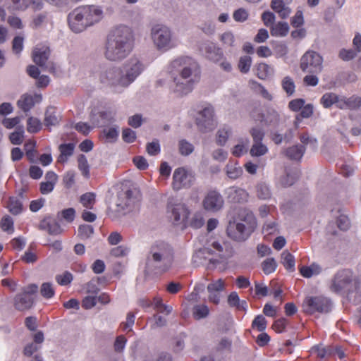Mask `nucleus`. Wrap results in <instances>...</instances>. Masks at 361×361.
<instances>
[{
	"label": "nucleus",
	"mask_w": 361,
	"mask_h": 361,
	"mask_svg": "<svg viewBox=\"0 0 361 361\" xmlns=\"http://www.w3.org/2000/svg\"><path fill=\"white\" fill-rule=\"evenodd\" d=\"M314 112V106L312 104L304 105L300 109V113L295 116V126L297 128L302 118L311 117Z\"/></svg>",
	"instance_id": "obj_35"
},
{
	"label": "nucleus",
	"mask_w": 361,
	"mask_h": 361,
	"mask_svg": "<svg viewBox=\"0 0 361 361\" xmlns=\"http://www.w3.org/2000/svg\"><path fill=\"white\" fill-rule=\"evenodd\" d=\"M61 117L57 114L56 109L49 106L47 109L44 114V124L47 127L56 126L59 124Z\"/></svg>",
	"instance_id": "obj_27"
},
{
	"label": "nucleus",
	"mask_w": 361,
	"mask_h": 361,
	"mask_svg": "<svg viewBox=\"0 0 361 361\" xmlns=\"http://www.w3.org/2000/svg\"><path fill=\"white\" fill-rule=\"evenodd\" d=\"M276 267L277 263L274 258H267L262 264V270L266 274H269L274 272L276 270Z\"/></svg>",
	"instance_id": "obj_52"
},
{
	"label": "nucleus",
	"mask_w": 361,
	"mask_h": 361,
	"mask_svg": "<svg viewBox=\"0 0 361 361\" xmlns=\"http://www.w3.org/2000/svg\"><path fill=\"white\" fill-rule=\"evenodd\" d=\"M39 228L47 231L49 234L56 235L62 232V228L57 220L51 216H47L43 219L39 225Z\"/></svg>",
	"instance_id": "obj_22"
},
{
	"label": "nucleus",
	"mask_w": 361,
	"mask_h": 361,
	"mask_svg": "<svg viewBox=\"0 0 361 361\" xmlns=\"http://www.w3.org/2000/svg\"><path fill=\"white\" fill-rule=\"evenodd\" d=\"M75 216V210L73 208H68L63 209L62 211L58 212L57 219H64L66 221L71 223L73 221Z\"/></svg>",
	"instance_id": "obj_48"
},
{
	"label": "nucleus",
	"mask_w": 361,
	"mask_h": 361,
	"mask_svg": "<svg viewBox=\"0 0 361 361\" xmlns=\"http://www.w3.org/2000/svg\"><path fill=\"white\" fill-rule=\"evenodd\" d=\"M226 233L232 240L243 242L246 240L253 232L245 228L243 223L232 219L228 222Z\"/></svg>",
	"instance_id": "obj_17"
},
{
	"label": "nucleus",
	"mask_w": 361,
	"mask_h": 361,
	"mask_svg": "<svg viewBox=\"0 0 361 361\" xmlns=\"http://www.w3.org/2000/svg\"><path fill=\"white\" fill-rule=\"evenodd\" d=\"M233 220L243 223L248 230L253 232L257 226L256 219L253 213L248 209L240 208L238 210L236 216L233 218Z\"/></svg>",
	"instance_id": "obj_20"
},
{
	"label": "nucleus",
	"mask_w": 361,
	"mask_h": 361,
	"mask_svg": "<svg viewBox=\"0 0 361 361\" xmlns=\"http://www.w3.org/2000/svg\"><path fill=\"white\" fill-rule=\"evenodd\" d=\"M169 218L175 225H179L185 221L190 212L187 206L177 200L171 199L167 204Z\"/></svg>",
	"instance_id": "obj_12"
},
{
	"label": "nucleus",
	"mask_w": 361,
	"mask_h": 361,
	"mask_svg": "<svg viewBox=\"0 0 361 361\" xmlns=\"http://www.w3.org/2000/svg\"><path fill=\"white\" fill-rule=\"evenodd\" d=\"M273 48L277 57H283L286 56L288 51L287 45L283 42H275L273 44Z\"/></svg>",
	"instance_id": "obj_60"
},
{
	"label": "nucleus",
	"mask_w": 361,
	"mask_h": 361,
	"mask_svg": "<svg viewBox=\"0 0 361 361\" xmlns=\"http://www.w3.org/2000/svg\"><path fill=\"white\" fill-rule=\"evenodd\" d=\"M357 51L353 49H342L339 51L338 56L343 61H348L355 58L357 56Z\"/></svg>",
	"instance_id": "obj_62"
},
{
	"label": "nucleus",
	"mask_w": 361,
	"mask_h": 361,
	"mask_svg": "<svg viewBox=\"0 0 361 361\" xmlns=\"http://www.w3.org/2000/svg\"><path fill=\"white\" fill-rule=\"evenodd\" d=\"M56 281L61 286H66L73 281V275L68 271H65L62 274L56 275Z\"/></svg>",
	"instance_id": "obj_64"
},
{
	"label": "nucleus",
	"mask_w": 361,
	"mask_h": 361,
	"mask_svg": "<svg viewBox=\"0 0 361 361\" xmlns=\"http://www.w3.org/2000/svg\"><path fill=\"white\" fill-rule=\"evenodd\" d=\"M271 68L266 63H261L257 68V75L259 79L264 80L270 74Z\"/></svg>",
	"instance_id": "obj_59"
},
{
	"label": "nucleus",
	"mask_w": 361,
	"mask_h": 361,
	"mask_svg": "<svg viewBox=\"0 0 361 361\" xmlns=\"http://www.w3.org/2000/svg\"><path fill=\"white\" fill-rule=\"evenodd\" d=\"M310 353L312 355H315L320 359L326 358L331 354L329 348H326L322 345L313 346L310 350Z\"/></svg>",
	"instance_id": "obj_47"
},
{
	"label": "nucleus",
	"mask_w": 361,
	"mask_h": 361,
	"mask_svg": "<svg viewBox=\"0 0 361 361\" xmlns=\"http://www.w3.org/2000/svg\"><path fill=\"white\" fill-rule=\"evenodd\" d=\"M260 121L267 126H276L280 121V115L275 109H269L265 114L261 115Z\"/></svg>",
	"instance_id": "obj_26"
},
{
	"label": "nucleus",
	"mask_w": 361,
	"mask_h": 361,
	"mask_svg": "<svg viewBox=\"0 0 361 361\" xmlns=\"http://www.w3.org/2000/svg\"><path fill=\"white\" fill-rule=\"evenodd\" d=\"M199 49L203 56L213 61H219L223 56L221 49L209 41L201 43Z\"/></svg>",
	"instance_id": "obj_19"
},
{
	"label": "nucleus",
	"mask_w": 361,
	"mask_h": 361,
	"mask_svg": "<svg viewBox=\"0 0 361 361\" xmlns=\"http://www.w3.org/2000/svg\"><path fill=\"white\" fill-rule=\"evenodd\" d=\"M17 130L11 133L9 139L13 145H20L23 142V126H19L17 128Z\"/></svg>",
	"instance_id": "obj_54"
},
{
	"label": "nucleus",
	"mask_w": 361,
	"mask_h": 361,
	"mask_svg": "<svg viewBox=\"0 0 361 361\" xmlns=\"http://www.w3.org/2000/svg\"><path fill=\"white\" fill-rule=\"evenodd\" d=\"M194 146L185 139L180 140L178 142L179 152L183 156H188L194 151Z\"/></svg>",
	"instance_id": "obj_43"
},
{
	"label": "nucleus",
	"mask_w": 361,
	"mask_h": 361,
	"mask_svg": "<svg viewBox=\"0 0 361 361\" xmlns=\"http://www.w3.org/2000/svg\"><path fill=\"white\" fill-rule=\"evenodd\" d=\"M50 15L47 11L42 12L33 16L31 25L34 28H39L49 21Z\"/></svg>",
	"instance_id": "obj_33"
},
{
	"label": "nucleus",
	"mask_w": 361,
	"mask_h": 361,
	"mask_svg": "<svg viewBox=\"0 0 361 361\" xmlns=\"http://www.w3.org/2000/svg\"><path fill=\"white\" fill-rule=\"evenodd\" d=\"M250 84L251 85V87L255 91H256L257 92L260 94L261 96L263 98H264V99H267L269 101L272 100V98H273L272 95L260 83H259V82H257V81H255V80H250Z\"/></svg>",
	"instance_id": "obj_41"
},
{
	"label": "nucleus",
	"mask_w": 361,
	"mask_h": 361,
	"mask_svg": "<svg viewBox=\"0 0 361 361\" xmlns=\"http://www.w3.org/2000/svg\"><path fill=\"white\" fill-rule=\"evenodd\" d=\"M226 193L228 199L235 203H245L248 201L249 194L243 188L232 186L228 188Z\"/></svg>",
	"instance_id": "obj_21"
},
{
	"label": "nucleus",
	"mask_w": 361,
	"mask_h": 361,
	"mask_svg": "<svg viewBox=\"0 0 361 361\" xmlns=\"http://www.w3.org/2000/svg\"><path fill=\"white\" fill-rule=\"evenodd\" d=\"M227 176L232 180H235L243 174V169L238 165V162L229 161L224 169Z\"/></svg>",
	"instance_id": "obj_28"
},
{
	"label": "nucleus",
	"mask_w": 361,
	"mask_h": 361,
	"mask_svg": "<svg viewBox=\"0 0 361 361\" xmlns=\"http://www.w3.org/2000/svg\"><path fill=\"white\" fill-rule=\"evenodd\" d=\"M7 208L11 214L17 215L21 213L23 210V204L18 197H11L9 198L8 202Z\"/></svg>",
	"instance_id": "obj_37"
},
{
	"label": "nucleus",
	"mask_w": 361,
	"mask_h": 361,
	"mask_svg": "<svg viewBox=\"0 0 361 361\" xmlns=\"http://www.w3.org/2000/svg\"><path fill=\"white\" fill-rule=\"evenodd\" d=\"M361 106V97L353 95L347 97V108L348 109L354 110Z\"/></svg>",
	"instance_id": "obj_63"
},
{
	"label": "nucleus",
	"mask_w": 361,
	"mask_h": 361,
	"mask_svg": "<svg viewBox=\"0 0 361 361\" xmlns=\"http://www.w3.org/2000/svg\"><path fill=\"white\" fill-rule=\"evenodd\" d=\"M103 18V10L99 6L87 5L75 8L68 16L71 30L80 33Z\"/></svg>",
	"instance_id": "obj_4"
},
{
	"label": "nucleus",
	"mask_w": 361,
	"mask_h": 361,
	"mask_svg": "<svg viewBox=\"0 0 361 361\" xmlns=\"http://www.w3.org/2000/svg\"><path fill=\"white\" fill-rule=\"evenodd\" d=\"M194 181L193 176L185 168L178 167L175 169L173 174L172 187L174 190L190 188Z\"/></svg>",
	"instance_id": "obj_15"
},
{
	"label": "nucleus",
	"mask_w": 361,
	"mask_h": 361,
	"mask_svg": "<svg viewBox=\"0 0 361 361\" xmlns=\"http://www.w3.org/2000/svg\"><path fill=\"white\" fill-rule=\"evenodd\" d=\"M42 129L41 121L35 117H30L27 121V130L30 133H36Z\"/></svg>",
	"instance_id": "obj_44"
},
{
	"label": "nucleus",
	"mask_w": 361,
	"mask_h": 361,
	"mask_svg": "<svg viewBox=\"0 0 361 361\" xmlns=\"http://www.w3.org/2000/svg\"><path fill=\"white\" fill-rule=\"evenodd\" d=\"M305 152V147L301 145H295L287 148L285 151L286 156L291 160H300Z\"/></svg>",
	"instance_id": "obj_29"
},
{
	"label": "nucleus",
	"mask_w": 361,
	"mask_h": 361,
	"mask_svg": "<svg viewBox=\"0 0 361 361\" xmlns=\"http://www.w3.org/2000/svg\"><path fill=\"white\" fill-rule=\"evenodd\" d=\"M214 110L211 106L204 107L202 110L200 111L196 118V125L202 133H207L212 130L215 126L216 123L214 119Z\"/></svg>",
	"instance_id": "obj_14"
},
{
	"label": "nucleus",
	"mask_w": 361,
	"mask_h": 361,
	"mask_svg": "<svg viewBox=\"0 0 361 361\" xmlns=\"http://www.w3.org/2000/svg\"><path fill=\"white\" fill-rule=\"evenodd\" d=\"M118 137L117 126L104 128L100 134V138L104 142H115Z\"/></svg>",
	"instance_id": "obj_30"
},
{
	"label": "nucleus",
	"mask_w": 361,
	"mask_h": 361,
	"mask_svg": "<svg viewBox=\"0 0 361 361\" xmlns=\"http://www.w3.org/2000/svg\"><path fill=\"white\" fill-rule=\"evenodd\" d=\"M231 133V128L228 126L220 128L216 133V143L220 146L224 145Z\"/></svg>",
	"instance_id": "obj_40"
},
{
	"label": "nucleus",
	"mask_w": 361,
	"mask_h": 361,
	"mask_svg": "<svg viewBox=\"0 0 361 361\" xmlns=\"http://www.w3.org/2000/svg\"><path fill=\"white\" fill-rule=\"evenodd\" d=\"M281 87L288 97L293 95L295 92L294 80L290 76H286L283 78Z\"/></svg>",
	"instance_id": "obj_39"
},
{
	"label": "nucleus",
	"mask_w": 361,
	"mask_h": 361,
	"mask_svg": "<svg viewBox=\"0 0 361 361\" xmlns=\"http://www.w3.org/2000/svg\"><path fill=\"white\" fill-rule=\"evenodd\" d=\"M135 35L131 27L119 25L108 33L104 47V58L111 62H121L132 52Z\"/></svg>",
	"instance_id": "obj_2"
},
{
	"label": "nucleus",
	"mask_w": 361,
	"mask_h": 361,
	"mask_svg": "<svg viewBox=\"0 0 361 361\" xmlns=\"http://www.w3.org/2000/svg\"><path fill=\"white\" fill-rule=\"evenodd\" d=\"M34 303V297L26 294L20 293L16 295L15 307L20 311L30 309Z\"/></svg>",
	"instance_id": "obj_25"
},
{
	"label": "nucleus",
	"mask_w": 361,
	"mask_h": 361,
	"mask_svg": "<svg viewBox=\"0 0 361 361\" xmlns=\"http://www.w3.org/2000/svg\"><path fill=\"white\" fill-rule=\"evenodd\" d=\"M250 133L253 139L254 143L262 142L264 137V132L260 127L252 128L250 130Z\"/></svg>",
	"instance_id": "obj_58"
},
{
	"label": "nucleus",
	"mask_w": 361,
	"mask_h": 361,
	"mask_svg": "<svg viewBox=\"0 0 361 361\" xmlns=\"http://www.w3.org/2000/svg\"><path fill=\"white\" fill-rule=\"evenodd\" d=\"M353 273L349 269L338 271L334 276L330 289L331 291L341 293H350L352 290Z\"/></svg>",
	"instance_id": "obj_11"
},
{
	"label": "nucleus",
	"mask_w": 361,
	"mask_h": 361,
	"mask_svg": "<svg viewBox=\"0 0 361 361\" xmlns=\"http://www.w3.org/2000/svg\"><path fill=\"white\" fill-rule=\"evenodd\" d=\"M1 230L11 235L14 232V221L8 215L4 216L1 219Z\"/></svg>",
	"instance_id": "obj_46"
},
{
	"label": "nucleus",
	"mask_w": 361,
	"mask_h": 361,
	"mask_svg": "<svg viewBox=\"0 0 361 361\" xmlns=\"http://www.w3.org/2000/svg\"><path fill=\"white\" fill-rule=\"evenodd\" d=\"M209 314V309L206 305H196L192 308V316L200 320L206 318Z\"/></svg>",
	"instance_id": "obj_36"
},
{
	"label": "nucleus",
	"mask_w": 361,
	"mask_h": 361,
	"mask_svg": "<svg viewBox=\"0 0 361 361\" xmlns=\"http://www.w3.org/2000/svg\"><path fill=\"white\" fill-rule=\"evenodd\" d=\"M224 204V198L216 190L208 191L202 200L204 209L211 213L219 212L223 208Z\"/></svg>",
	"instance_id": "obj_16"
},
{
	"label": "nucleus",
	"mask_w": 361,
	"mask_h": 361,
	"mask_svg": "<svg viewBox=\"0 0 361 361\" xmlns=\"http://www.w3.org/2000/svg\"><path fill=\"white\" fill-rule=\"evenodd\" d=\"M126 88L133 83L143 72L145 66L137 57H131L121 67Z\"/></svg>",
	"instance_id": "obj_10"
},
{
	"label": "nucleus",
	"mask_w": 361,
	"mask_h": 361,
	"mask_svg": "<svg viewBox=\"0 0 361 361\" xmlns=\"http://www.w3.org/2000/svg\"><path fill=\"white\" fill-rule=\"evenodd\" d=\"M267 319L265 317L262 315H257L255 317L254 320L252 322V328L257 329L259 331H264L267 328Z\"/></svg>",
	"instance_id": "obj_51"
},
{
	"label": "nucleus",
	"mask_w": 361,
	"mask_h": 361,
	"mask_svg": "<svg viewBox=\"0 0 361 361\" xmlns=\"http://www.w3.org/2000/svg\"><path fill=\"white\" fill-rule=\"evenodd\" d=\"M252 59L249 56H241L239 60L238 68L241 73H247L250 68Z\"/></svg>",
	"instance_id": "obj_55"
},
{
	"label": "nucleus",
	"mask_w": 361,
	"mask_h": 361,
	"mask_svg": "<svg viewBox=\"0 0 361 361\" xmlns=\"http://www.w3.org/2000/svg\"><path fill=\"white\" fill-rule=\"evenodd\" d=\"M150 36L153 44L159 51L165 52L174 47L172 30L165 25H154Z\"/></svg>",
	"instance_id": "obj_7"
},
{
	"label": "nucleus",
	"mask_w": 361,
	"mask_h": 361,
	"mask_svg": "<svg viewBox=\"0 0 361 361\" xmlns=\"http://www.w3.org/2000/svg\"><path fill=\"white\" fill-rule=\"evenodd\" d=\"M223 250L221 244L214 240L209 247H204L197 250L192 256V262L197 266L204 264L207 262L213 265L219 264L224 257Z\"/></svg>",
	"instance_id": "obj_5"
},
{
	"label": "nucleus",
	"mask_w": 361,
	"mask_h": 361,
	"mask_svg": "<svg viewBox=\"0 0 361 361\" xmlns=\"http://www.w3.org/2000/svg\"><path fill=\"white\" fill-rule=\"evenodd\" d=\"M41 295L45 298H51L54 295V289L51 283H43L40 289Z\"/></svg>",
	"instance_id": "obj_61"
},
{
	"label": "nucleus",
	"mask_w": 361,
	"mask_h": 361,
	"mask_svg": "<svg viewBox=\"0 0 361 361\" xmlns=\"http://www.w3.org/2000/svg\"><path fill=\"white\" fill-rule=\"evenodd\" d=\"M137 202V197L133 195V191L127 190L121 191L118 194L116 201V209L114 211H110L109 215L113 219L121 217L126 212L131 211Z\"/></svg>",
	"instance_id": "obj_8"
},
{
	"label": "nucleus",
	"mask_w": 361,
	"mask_h": 361,
	"mask_svg": "<svg viewBox=\"0 0 361 361\" xmlns=\"http://www.w3.org/2000/svg\"><path fill=\"white\" fill-rule=\"evenodd\" d=\"M289 30V25L286 22H279L271 27V35L275 37H284Z\"/></svg>",
	"instance_id": "obj_31"
},
{
	"label": "nucleus",
	"mask_w": 361,
	"mask_h": 361,
	"mask_svg": "<svg viewBox=\"0 0 361 361\" xmlns=\"http://www.w3.org/2000/svg\"><path fill=\"white\" fill-rule=\"evenodd\" d=\"M257 195L262 200H267L271 197V191L266 184L260 183L257 187Z\"/></svg>",
	"instance_id": "obj_57"
},
{
	"label": "nucleus",
	"mask_w": 361,
	"mask_h": 361,
	"mask_svg": "<svg viewBox=\"0 0 361 361\" xmlns=\"http://www.w3.org/2000/svg\"><path fill=\"white\" fill-rule=\"evenodd\" d=\"M49 56L50 49L47 46L38 45L33 49L32 51L33 61L42 68L51 71L54 69V67L52 66L49 67L47 65V62Z\"/></svg>",
	"instance_id": "obj_18"
},
{
	"label": "nucleus",
	"mask_w": 361,
	"mask_h": 361,
	"mask_svg": "<svg viewBox=\"0 0 361 361\" xmlns=\"http://www.w3.org/2000/svg\"><path fill=\"white\" fill-rule=\"evenodd\" d=\"M332 303L329 298L322 296H307L302 302L304 312L313 314L316 312L326 314L331 311Z\"/></svg>",
	"instance_id": "obj_9"
},
{
	"label": "nucleus",
	"mask_w": 361,
	"mask_h": 361,
	"mask_svg": "<svg viewBox=\"0 0 361 361\" xmlns=\"http://www.w3.org/2000/svg\"><path fill=\"white\" fill-rule=\"evenodd\" d=\"M78 236L82 240L90 238L94 233V228L91 225L83 224L78 228Z\"/></svg>",
	"instance_id": "obj_49"
},
{
	"label": "nucleus",
	"mask_w": 361,
	"mask_h": 361,
	"mask_svg": "<svg viewBox=\"0 0 361 361\" xmlns=\"http://www.w3.org/2000/svg\"><path fill=\"white\" fill-rule=\"evenodd\" d=\"M173 249L164 241L153 243L146 255L145 272L146 274H164L172 267Z\"/></svg>",
	"instance_id": "obj_3"
},
{
	"label": "nucleus",
	"mask_w": 361,
	"mask_h": 361,
	"mask_svg": "<svg viewBox=\"0 0 361 361\" xmlns=\"http://www.w3.org/2000/svg\"><path fill=\"white\" fill-rule=\"evenodd\" d=\"M268 151L267 146L262 142L254 143L250 149V154L252 157H260L265 154Z\"/></svg>",
	"instance_id": "obj_53"
},
{
	"label": "nucleus",
	"mask_w": 361,
	"mask_h": 361,
	"mask_svg": "<svg viewBox=\"0 0 361 361\" xmlns=\"http://www.w3.org/2000/svg\"><path fill=\"white\" fill-rule=\"evenodd\" d=\"M99 116L101 118L102 122L97 121L95 119V116H92L91 118V121L92 122V124L94 125V127H100L105 126L109 123L111 122V121L113 120V118L111 116V114L107 112H99Z\"/></svg>",
	"instance_id": "obj_42"
},
{
	"label": "nucleus",
	"mask_w": 361,
	"mask_h": 361,
	"mask_svg": "<svg viewBox=\"0 0 361 361\" xmlns=\"http://www.w3.org/2000/svg\"><path fill=\"white\" fill-rule=\"evenodd\" d=\"M169 69L173 79V91L180 97L191 92L201 78L198 63L189 56H180L173 60Z\"/></svg>",
	"instance_id": "obj_1"
},
{
	"label": "nucleus",
	"mask_w": 361,
	"mask_h": 361,
	"mask_svg": "<svg viewBox=\"0 0 361 361\" xmlns=\"http://www.w3.org/2000/svg\"><path fill=\"white\" fill-rule=\"evenodd\" d=\"M18 106L24 112H28L35 106L34 97L32 95L23 94L18 101Z\"/></svg>",
	"instance_id": "obj_32"
},
{
	"label": "nucleus",
	"mask_w": 361,
	"mask_h": 361,
	"mask_svg": "<svg viewBox=\"0 0 361 361\" xmlns=\"http://www.w3.org/2000/svg\"><path fill=\"white\" fill-rule=\"evenodd\" d=\"M97 77L104 86L110 87L114 91L126 88L121 67L114 66L101 67Z\"/></svg>",
	"instance_id": "obj_6"
},
{
	"label": "nucleus",
	"mask_w": 361,
	"mask_h": 361,
	"mask_svg": "<svg viewBox=\"0 0 361 361\" xmlns=\"http://www.w3.org/2000/svg\"><path fill=\"white\" fill-rule=\"evenodd\" d=\"M281 263L286 270L290 272L295 271V257L288 250L281 253Z\"/></svg>",
	"instance_id": "obj_34"
},
{
	"label": "nucleus",
	"mask_w": 361,
	"mask_h": 361,
	"mask_svg": "<svg viewBox=\"0 0 361 361\" xmlns=\"http://www.w3.org/2000/svg\"><path fill=\"white\" fill-rule=\"evenodd\" d=\"M78 168L81 171L82 174L88 178L90 176V167L87 163V160L84 155H80L78 159Z\"/></svg>",
	"instance_id": "obj_56"
},
{
	"label": "nucleus",
	"mask_w": 361,
	"mask_h": 361,
	"mask_svg": "<svg viewBox=\"0 0 361 361\" xmlns=\"http://www.w3.org/2000/svg\"><path fill=\"white\" fill-rule=\"evenodd\" d=\"M292 0H272L271 7L281 18H286L290 13L288 4Z\"/></svg>",
	"instance_id": "obj_24"
},
{
	"label": "nucleus",
	"mask_w": 361,
	"mask_h": 361,
	"mask_svg": "<svg viewBox=\"0 0 361 361\" xmlns=\"http://www.w3.org/2000/svg\"><path fill=\"white\" fill-rule=\"evenodd\" d=\"M298 176L295 173L288 172L282 176L280 178V184L281 186L286 188L291 186L296 181Z\"/></svg>",
	"instance_id": "obj_45"
},
{
	"label": "nucleus",
	"mask_w": 361,
	"mask_h": 361,
	"mask_svg": "<svg viewBox=\"0 0 361 361\" xmlns=\"http://www.w3.org/2000/svg\"><path fill=\"white\" fill-rule=\"evenodd\" d=\"M323 59L316 51H307L300 59V67L303 72L319 73L322 69Z\"/></svg>",
	"instance_id": "obj_13"
},
{
	"label": "nucleus",
	"mask_w": 361,
	"mask_h": 361,
	"mask_svg": "<svg viewBox=\"0 0 361 361\" xmlns=\"http://www.w3.org/2000/svg\"><path fill=\"white\" fill-rule=\"evenodd\" d=\"M337 95L338 94L334 92H326L322 96L320 99V104L324 108L329 109L334 104L336 105Z\"/></svg>",
	"instance_id": "obj_38"
},
{
	"label": "nucleus",
	"mask_w": 361,
	"mask_h": 361,
	"mask_svg": "<svg viewBox=\"0 0 361 361\" xmlns=\"http://www.w3.org/2000/svg\"><path fill=\"white\" fill-rule=\"evenodd\" d=\"M45 181L39 184V191L43 195H47L53 191L58 180V176L52 171H47L45 174Z\"/></svg>",
	"instance_id": "obj_23"
},
{
	"label": "nucleus",
	"mask_w": 361,
	"mask_h": 361,
	"mask_svg": "<svg viewBox=\"0 0 361 361\" xmlns=\"http://www.w3.org/2000/svg\"><path fill=\"white\" fill-rule=\"evenodd\" d=\"M80 202L85 207L92 209L95 202V194L86 192L80 196Z\"/></svg>",
	"instance_id": "obj_50"
}]
</instances>
